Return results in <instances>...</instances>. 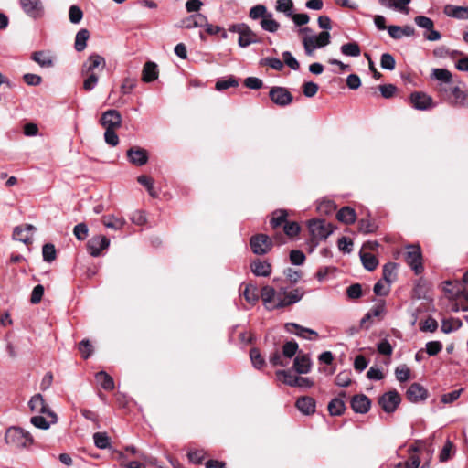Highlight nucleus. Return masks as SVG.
<instances>
[{
	"label": "nucleus",
	"instance_id": "nucleus-1",
	"mask_svg": "<svg viewBox=\"0 0 468 468\" xmlns=\"http://www.w3.org/2000/svg\"><path fill=\"white\" fill-rule=\"evenodd\" d=\"M5 442L16 448H26L34 442L32 435L20 427H10L5 435Z\"/></svg>",
	"mask_w": 468,
	"mask_h": 468
},
{
	"label": "nucleus",
	"instance_id": "nucleus-2",
	"mask_svg": "<svg viewBox=\"0 0 468 468\" xmlns=\"http://www.w3.org/2000/svg\"><path fill=\"white\" fill-rule=\"evenodd\" d=\"M28 406L32 412L40 413L51 419L52 423L58 422L57 414L50 410L48 405L45 402L41 394L34 395L28 402Z\"/></svg>",
	"mask_w": 468,
	"mask_h": 468
},
{
	"label": "nucleus",
	"instance_id": "nucleus-3",
	"mask_svg": "<svg viewBox=\"0 0 468 468\" xmlns=\"http://www.w3.org/2000/svg\"><path fill=\"white\" fill-rule=\"evenodd\" d=\"M405 261L416 274L423 271L422 254L420 246L409 245L406 247Z\"/></svg>",
	"mask_w": 468,
	"mask_h": 468
},
{
	"label": "nucleus",
	"instance_id": "nucleus-4",
	"mask_svg": "<svg viewBox=\"0 0 468 468\" xmlns=\"http://www.w3.org/2000/svg\"><path fill=\"white\" fill-rule=\"evenodd\" d=\"M308 227L313 238L315 239H325L334 231L332 224L324 219H313L309 222Z\"/></svg>",
	"mask_w": 468,
	"mask_h": 468
},
{
	"label": "nucleus",
	"instance_id": "nucleus-5",
	"mask_svg": "<svg viewBox=\"0 0 468 468\" xmlns=\"http://www.w3.org/2000/svg\"><path fill=\"white\" fill-rule=\"evenodd\" d=\"M230 30L239 34L238 43L241 48H246L259 41L257 35L246 24L234 25Z\"/></svg>",
	"mask_w": 468,
	"mask_h": 468
},
{
	"label": "nucleus",
	"instance_id": "nucleus-6",
	"mask_svg": "<svg viewBox=\"0 0 468 468\" xmlns=\"http://www.w3.org/2000/svg\"><path fill=\"white\" fill-rule=\"evenodd\" d=\"M106 67L105 58L99 54H91L81 66V74H96L95 70H103Z\"/></svg>",
	"mask_w": 468,
	"mask_h": 468
},
{
	"label": "nucleus",
	"instance_id": "nucleus-7",
	"mask_svg": "<svg viewBox=\"0 0 468 468\" xmlns=\"http://www.w3.org/2000/svg\"><path fill=\"white\" fill-rule=\"evenodd\" d=\"M250 244L253 253L258 255L266 254L272 247L271 239L265 234L252 236Z\"/></svg>",
	"mask_w": 468,
	"mask_h": 468
},
{
	"label": "nucleus",
	"instance_id": "nucleus-8",
	"mask_svg": "<svg viewBox=\"0 0 468 468\" xmlns=\"http://www.w3.org/2000/svg\"><path fill=\"white\" fill-rule=\"evenodd\" d=\"M400 401V396L396 390H391L383 394L378 399L379 405L387 413L394 412Z\"/></svg>",
	"mask_w": 468,
	"mask_h": 468
},
{
	"label": "nucleus",
	"instance_id": "nucleus-9",
	"mask_svg": "<svg viewBox=\"0 0 468 468\" xmlns=\"http://www.w3.org/2000/svg\"><path fill=\"white\" fill-rule=\"evenodd\" d=\"M122 115L117 110H108L101 114L100 123L104 129L116 130L122 126Z\"/></svg>",
	"mask_w": 468,
	"mask_h": 468
},
{
	"label": "nucleus",
	"instance_id": "nucleus-10",
	"mask_svg": "<svg viewBox=\"0 0 468 468\" xmlns=\"http://www.w3.org/2000/svg\"><path fill=\"white\" fill-rule=\"evenodd\" d=\"M270 99L279 106H287L292 101V95L283 87H272L269 92Z\"/></svg>",
	"mask_w": 468,
	"mask_h": 468
},
{
	"label": "nucleus",
	"instance_id": "nucleus-11",
	"mask_svg": "<svg viewBox=\"0 0 468 468\" xmlns=\"http://www.w3.org/2000/svg\"><path fill=\"white\" fill-rule=\"evenodd\" d=\"M24 12L30 17L39 18L44 14V8L40 0H20Z\"/></svg>",
	"mask_w": 468,
	"mask_h": 468
},
{
	"label": "nucleus",
	"instance_id": "nucleus-12",
	"mask_svg": "<svg viewBox=\"0 0 468 468\" xmlns=\"http://www.w3.org/2000/svg\"><path fill=\"white\" fill-rule=\"evenodd\" d=\"M305 291L302 287L295 288L289 292H283V300L279 301L277 307H287L300 302Z\"/></svg>",
	"mask_w": 468,
	"mask_h": 468
},
{
	"label": "nucleus",
	"instance_id": "nucleus-13",
	"mask_svg": "<svg viewBox=\"0 0 468 468\" xmlns=\"http://www.w3.org/2000/svg\"><path fill=\"white\" fill-rule=\"evenodd\" d=\"M412 106L420 111H425L433 107L432 98L423 92H414L410 95Z\"/></svg>",
	"mask_w": 468,
	"mask_h": 468
},
{
	"label": "nucleus",
	"instance_id": "nucleus-14",
	"mask_svg": "<svg viewBox=\"0 0 468 468\" xmlns=\"http://www.w3.org/2000/svg\"><path fill=\"white\" fill-rule=\"evenodd\" d=\"M127 157L133 165L141 166L147 163L148 153L144 148L133 146L127 151Z\"/></svg>",
	"mask_w": 468,
	"mask_h": 468
},
{
	"label": "nucleus",
	"instance_id": "nucleus-15",
	"mask_svg": "<svg viewBox=\"0 0 468 468\" xmlns=\"http://www.w3.org/2000/svg\"><path fill=\"white\" fill-rule=\"evenodd\" d=\"M110 240L105 236H96L91 238L88 242V250L91 256L97 257L101 251L108 248Z\"/></svg>",
	"mask_w": 468,
	"mask_h": 468
},
{
	"label": "nucleus",
	"instance_id": "nucleus-16",
	"mask_svg": "<svg viewBox=\"0 0 468 468\" xmlns=\"http://www.w3.org/2000/svg\"><path fill=\"white\" fill-rule=\"evenodd\" d=\"M34 230L35 227L30 224H27L25 226H18L14 229L13 238L16 240L21 241L25 244H28L31 242Z\"/></svg>",
	"mask_w": 468,
	"mask_h": 468
},
{
	"label": "nucleus",
	"instance_id": "nucleus-17",
	"mask_svg": "<svg viewBox=\"0 0 468 468\" xmlns=\"http://www.w3.org/2000/svg\"><path fill=\"white\" fill-rule=\"evenodd\" d=\"M205 25H207V17L200 13L189 16L180 22V27L186 29L203 27Z\"/></svg>",
	"mask_w": 468,
	"mask_h": 468
},
{
	"label": "nucleus",
	"instance_id": "nucleus-18",
	"mask_svg": "<svg viewBox=\"0 0 468 468\" xmlns=\"http://www.w3.org/2000/svg\"><path fill=\"white\" fill-rule=\"evenodd\" d=\"M370 399L364 394L356 395L351 399V407L356 413H367L370 409Z\"/></svg>",
	"mask_w": 468,
	"mask_h": 468
},
{
	"label": "nucleus",
	"instance_id": "nucleus-19",
	"mask_svg": "<svg viewBox=\"0 0 468 468\" xmlns=\"http://www.w3.org/2000/svg\"><path fill=\"white\" fill-rule=\"evenodd\" d=\"M285 328L289 333L294 334L297 336H300V337H303L305 339H310V340L313 339L312 337L307 336L306 334L314 335V337L318 336L317 332H315L314 330L303 327L295 323H287L285 324Z\"/></svg>",
	"mask_w": 468,
	"mask_h": 468
},
{
	"label": "nucleus",
	"instance_id": "nucleus-20",
	"mask_svg": "<svg viewBox=\"0 0 468 468\" xmlns=\"http://www.w3.org/2000/svg\"><path fill=\"white\" fill-rule=\"evenodd\" d=\"M407 398L411 402L424 400L427 398V390L418 383H413L407 390Z\"/></svg>",
	"mask_w": 468,
	"mask_h": 468
},
{
	"label": "nucleus",
	"instance_id": "nucleus-21",
	"mask_svg": "<svg viewBox=\"0 0 468 468\" xmlns=\"http://www.w3.org/2000/svg\"><path fill=\"white\" fill-rule=\"evenodd\" d=\"M312 367V361L308 355L298 354L293 361V368L298 374H307Z\"/></svg>",
	"mask_w": 468,
	"mask_h": 468
},
{
	"label": "nucleus",
	"instance_id": "nucleus-22",
	"mask_svg": "<svg viewBox=\"0 0 468 468\" xmlns=\"http://www.w3.org/2000/svg\"><path fill=\"white\" fill-rule=\"evenodd\" d=\"M295 406L304 415H311L315 411V400L308 396L299 398Z\"/></svg>",
	"mask_w": 468,
	"mask_h": 468
},
{
	"label": "nucleus",
	"instance_id": "nucleus-23",
	"mask_svg": "<svg viewBox=\"0 0 468 468\" xmlns=\"http://www.w3.org/2000/svg\"><path fill=\"white\" fill-rule=\"evenodd\" d=\"M411 0H378V3L387 8L395 9L401 13L408 14L410 9L408 5L410 4Z\"/></svg>",
	"mask_w": 468,
	"mask_h": 468
},
{
	"label": "nucleus",
	"instance_id": "nucleus-24",
	"mask_svg": "<svg viewBox=\"0 0 468 468\" xmlns=\"http://www.w3.org/2000/svg\"><path fill=\"white\" fill-rule=\"evenodd\" d=\"M447 16L454 17L457 19H468V6H456L453 5H447L443 10Z\"/></svg>",
	"mask_w": 468,
	"mask_h": 468
},
{
	"label": "nucleus",
	"instance_id": "nucleus-25",
	"mask_svg": "<svg viewBox=\"0 0 468 468\" xmlns=\"http://www.w3.org/2000/svg\"><path fill=\"white\" fill-rule=\"evenodd\" d=\"M250 268L256 276L268 277L271 272V265L266 261L256 260L251 263Z\"/></svg>",
	"mask_w": 468,
	"mask_h": 468
},
{
	"label": "nucleus",
	"instance_id": "nucleus-26",
	"mask_svg": "<svg viewBox=\"0 0 468 468\" xmlns=\"http://www.w3.org/2000/svg\"><path fill=\"white\" fill-rule=\"evenodd\" d=\"M158 77L157 65L154 62H146L143 69L142 80L144 82H151Z\"/></svg>",
	"mask_w": 468,
	"mask_h": 468
},
{
	"label": "nucleus",
	"instance_id": "nucleus-27",
	"mask_svg": "<svg viewBox=\"0 0 468 468\" xmlns=\"http://www.w3.org/2000/svg\"><path fill=\"white\" fill-rule=\"evenodd\" d=\"M336 218L345 224H352L356 219V214L353 208L344 207L337 212Z\"/></svg>",
	"mask_w": 468,
	"mask_h": 468
},
{
	"label": "nucleus",
	"instance_id": "nucleus-28",
	"mask_svg": "<svg viewBox=\"0 0 468 468\" xmlns=\"http://www.w3.org/2000/svg\"><path fill=\"white\" fill-rule=\"evenodd\" d=\"M90 37V32L86 28L79 30L75 37V49L79 52L84 50L87 47V41Z\"/></svg>",
	"mask_w": 468,
	"mask_h": 468
},
{
	"label": "nucleus",
	"instance_id": "nucleus-29",
	"mask_svg": "<svg viewBox=\"0 0 468 468\" xmlns=\"http://www.w3.org/2000/svg\"><path fill=\"white\" fill-rule=\"evenodd\" d=\"M260 24L263 30L271 33H274L280 28V24L273 18V15L270 12L264 19L261 20Z\"/></svg>",
	"mask_w": 468,
	"mask_h": 468
},
{
	"label": "nucleus",
	"instance_id": "nucleus-30",
	"mask_svg": "<svg viewBox=\"0 0 468 468\" xmlns=\"http://www.w3.org/2000/svg\"><path fill=\"white\" fill-rule=\"evenodd\" d=\"M96 380L105 390H112L114 388L113 378L105 371H100L95 375Z\"/></svg>",
	"mask_w": 468,
	"mask_h": 468
},
{
	"label": "nucleus",
	"instance_id": "nucleus-31",
	"mask_svg": "<svg viewBox=\"0 0 468 468\" xmlns=\"http://www.w3.org/2000/svg\"><path fill=\"white\" fill-rule=\"evenodd\" d=\"M397 267L398 265L394 262H388L383 267V280L390 285L397 277Z\"/></svg>",
	"mask_w": 468,
	"mask_h": 468
},
{
	"label": "nucleus",
	"instance_id": "nucleus-32",
	"mask_svg": "<svg viewBox=\"0 0 468 468\" xmlns=\"http://www.w3.org/2000/svg\"><path fill=\"white\" fill-rule=\"evenodd\" d=\"M277 295L276 290L269 285L263 286L261 292V297L262 299V302L264 305L271 306L272 303L275 301V297Z\"/></svg>",
	"mask_w": 468,
	"mask_h": 468
},
{
	"label": "nucleus",
	"instance_id": "nucleus-33",
	"mask_svg": "<svg viewBox=\"0 0 468 468\" xmlns=\"http://www.w3.org/2000/svg\"><path fill=\"white\" fill-rule=\"evenodd\" d=\"M307 39H311L313 44L318 48L327 46L330 43V34L323 31L317 36H305Z\"/></svg>",
	"mask_w": 468,
	"mask_h": 468
},
{
	"label": "nucleus",
	"instance_id": "nucleus-34",
	"mask_svg": "<svg viewBox=\"0 0 468 468\" xmlns=\"http://www.w3.org/2000/svg\"><path fill=\"white\" fill-rule=\"evenodd\" d=\"M452 94L454 97L453 104L458 106H468V93L463 91L459 87L452 89Z\"/></svg>",
	"mask_w": 468,
	"mask_h": 468
},
{
	"label": "nucleus",
	"instance_id": "nucleus-35",
	"mask_svg": "<svg viewBox=\"0 0 468 468\" xmlns=\"http://www.w3.org/2000/svg\"><path fill=\"white\" fill-rule=\"evenodd\" d=\"M346 410V406L341 398L333 399L328 404V411L333 416L341 415Z\"/></svg>",
	"mask_w": 468,
	"mask_h": 468
},
{
	"label": "nucleus",
	"instance_id": "nucleus-36",
	"mask_svg": "<svg viewBox=\"0 0 468 468\" xmlns=\"http://www.w3.org/2000/svg\"><path fill=\"white\" fill-rule=\"evenodd\" d=\"M360 258H361L363 266L365 267V269H367L368 271H374L378 264V259L374 255H372L368 252H364L363 250H361Z\"/></svg>",
	"mask_w": 468,
	"mask_h": 468
},
{
	"label": "nucleus",
	"instance_id": "nucleus-37",
	"mask_svg": "<svg viewBox=\"0 0 468 468\" xmlns=\"http://www.w3.org/2000/svg\"><path fill=\"white\" fill-rule=\"evenodd\" d=\"M275 9L291 17L292 16L293 2L292 0H277Z\"/></svg>",
	"mask_w": 468,
	"mask_h": 468
},
{
	"label": "nucleus",
	"instance_id": "nucleus-38",
	"mask_svg": "<svg viewBox=\"0 0 468 468\" xmlns=\"http://www.w3.org/2000/svg\"><path fill=\"white\" fill-rule=\"evenodd\" d=\"M341 52L350 57H358L361 54L360 47L356 42H349L342 45Z\"/></svg>",
	"mask_w": 468,
	"mask_h": 468
},
{
	"label": "nucleus",
	"instance_id": "nucleus-39",
	"mask_svg": "<svg viewBox=\"0 0 468 468\" xmlns=\"http://www.w3.org/2000/svg\"><path fill=\"white\" fill-rule=\"evenodd\" d=\"M269 14L267 7L264 5H256L250 9L249 16L253 20L264 19Z\"/></svg>",
	"mask_w": 468,
	"mask_h": 468
},
{
	"label": "nucleus",
	"instance_id": "nucleus-40",
	"mask_svg": "<svg viewBox=\"0 0 468 468\" xmlns=\"http://www.w3.org/2000/svg\"><path fill=\"white\" fill-rule=\"evenodd\" d=\"M102 222L106 228L112 229H121L125 224L124 219L115 218L114 216L103 217Z\"/></svg>",
	"mask_w": 468,
	"mask_h": 468
},
{
	"label": "nucleus",
	"instance_id": "nucleus-41",
	"mask_svg": "<svg viewBox=\"0 0 468 468\" xmlns=\"http://www.w3.org/2000/svg\"><path fill=\"white\" fill-rule=\"evenodd\" d=\"M243 295L246 301L250 304H255L259 300L257 287L251 284L246 285Z\"/></svg>",
	"mask_w": 468,
	"mask_h": 468
},
{
	"label": "nucleus",
	"instance_id": "nucleus-42",
	"mask_svg": "<svg viewBox=\"0 0 468 468\" xmlns=\"http://www.w3.org/2000/svg\"><path fill=\"white\" fill-rule=\"evenodd\" d=\"M431 77L444 83H450L452 79V73L446 69H434Z\"/></svg>",
	"mask_w": 468,
	"mask_h": 468
},
{
	"label": "nucleus",
	"instance_id": "nucleus-43",
	"mask_svg": "<svg viewBox=\"0 0 468 468\" xmlns=\"http://www.w3.org/2000/svg\"><path fill=\"white\" fill-rule=\"evenodd\" d=\"M385 313V306L383 303L374 306L362 319L361 326H363L372 317H379Z\"/></svg>",
	"mask_w": 468,
	"mask_h": 468
},
{
	"label": "nucleus",
	"instance_id": "nucleus-44",
	"mask_svg": "<svg viewBox=\"0 0 468 468\" xmlns=\"http://www.w3.org/2000/svg\"><path fill=\"white\" fill-rule=\"evenodd\" d=\"M94 444L99 449H107L110 446V438L106 432L93 434Z\"/></svg>",
	"mask_w": 468,
	"mask_h": 468
},
{
	"label": "nucleus",
	"instance_id": "nucleus-45",
	"mask_svg": "<svg viewBox=\"0 0 468 468\" xmlns=\"http://www.w3.org/2000/svg\"><path fill=\"white\" fill-rule=\"evenodd\" d=\"M30 422L36 427V428H38V429H42V430H48L51 424H53L51 422V419L48 418L47 417H44V416H33L31 419H30Z\"/></svg>",
	"mask_w": 468,
	"mask_h": 468
},
{
	"label": "nucleus",
	"instance_id": "nucleus-46",
	"mask_svg": "<svg viewBox=\"0 0 468 468\" xmlns=\"http://www.w3.org/2000/svg\"><path fill=\"white\" fill-rule=\"evenodd\" d=\"M287 212L285 210H277L273 213L271 219V225L273 229L280 227L286 222Z\"/></svg>",
	"mask_w": 468,
	"mask_h": 468
},
{
	"label": "nucleus",
	"instance_id": "nucleus-47",
	"mask_svg": "<svg viewBox=\"0 0 468 468\" xmlns=\"http://www.w3.org/2000/svg\"><path fill=\"white\" fill-rule=\"evenodd\" d=\"M250 356L251 363L255 368L260 369L265 365V360L261 356L259 349L252 348L250 352Z\"/></svg>",
	"mask_w": 468,
	"mask_h": 468
},
{
	"label": "nucleus",
	"instance_id": "nucleus-48",
	"mask_svg": "<svg viewBox=\"0 0 468 468\" xmlns=\"http://www.w3.org/2000/svg\"><path fill=\"white\" fill-rule=\"evenodd\" d=\"M277 375L280 378V379H282V382H284L285 384H287L291 387L296 386V380H297L298 376H295V375L292 374L290 371H286V370L278 371Z\"/></svg>",
	"mask_w": 468,
	"mask_h": 468
},
{
	"label": "nucleus",
	"instance_id": "nucleus-49",
	"mask_svg": "<svg viewBox=\"0 0 468 468\" xmlns=\"http://www.w3.org/2000/svg\"><path fill=\"white\" fill-rule=\"evenodd\" d=\"M260 64L261 66H269L275 70H282L283 69V63L277 58H264L261 59Z\"/></svg>",
	"mask_w": 468,
	"mask_h": 468
},
{
	"label": "nucleus",
	"instance_id": "nucleus-50",
	"mask_svg": "<svg viewBox=\"0 0 468 468\" xmlns=\"http://www.w3.org/2000/svg\"><path fill=\"white\" fill-rule=\"evenodd\" d=\"M380 66L384 69L393 70L396 66L394 57L389 53H384L380 58Z\"/></svg>",
	"mask_w": 468,
	"mask_h": 468
},
{
	"label": "nucleus",
	"instance_id": "nucleus-51",
	"mask_svg": "<svg viewBox=\"0 0 468 468\" xmlns=\"http://www.w3.org/2000/svg\"><path fill=\"white\" fill-rule=\"evenodd\" d=\"M137 181H138L139 184H141L142 186L146 187L148 193L152 197H155L156 196V193L154 190V180L151 177H149L147 176H144V175H142V176H139L137 177Z\"/></svg>",
	"mask_w": 468,
	"mask_h": 468
},
{
	"label": "nucleus",
	"instance_id": "nucleus-52",
	"mask_svg": "<svg viewBox=\"0 0 468 468\" xmlns=\"http://www.w3.org/2000/svg\"><path fill=\"white\" fill-rule=\"evenodd\" d=\"M395 375L399 382H405L410 377V370L406 365H400L396 367Z\"/></svg>",
	"mask_w": 468,
	"mask_h": 468
},
{
	"label": "nucleus",
	"instance_id": "nucleus-53",
	"mask_svg": "<svg viewBox=\"0 0 468 468\" xmlns=\"http://www.w3.org/2000/svg\"><path fill=\"white\" fill-rule=\"evenodd\" d=\"M83 17L81 9L77 5H71L69 10V18L72 24H79Z\"/></svg>",
	"mask_w": 468,
	"mask_h": 468
},
{
	"label": "nucleus",
	"instance_id": "nucleus-54",
	"mask_svg": "<svg viewBox=\"0 0 468 468\" xmlns=\"http://www.w3.org/2000/svg\"><path fill=\"white\" fill-rule=\"evenodd\" d=\"M44 261L50 262L56 259V249L53 244L47 243L42 248Z\"/></svg>",
	"mask_w": 468,
	"mask_h": 468
},
{
	"label": "nucleus",
	"instance_id": "nucleus-55",
	"mask_svg": "<svg viewBox=\"0 0 468 468\" xmlns=\"http://www.w3.org/2000/svg\"><path fill=\"white\" fill-rule=\"evenodd\" d=\"M336 209L335 204L331 200L321 201L317 206V210L322 214H331Z\"/></svg>",
	"mask_w": 468,
	"mask_h": 468
},
{
	"label": "nucleus",
	"instance_id": "nucleus-56",
	"mask_svg": "<svg viewBox=\"0 0 468 468\" xmlns=\"http://www.w3.org/2000/svg\"><path fill=\"white\" fill-rule=\"evenodd\" d=\"M83 76H87L83 81V89L86 91L92 90L99 81L97 74H84Z\"/></svg>",
	"mask_w": 468,
	"mask_h": 468
},
{
	"label": "nucleus",
	"instance_id": "nucleus-57",
	"mask_svg": "<svg viewBox=\"0 0 468 468\" xmlns=\"http://www.w3.org/2000/svg\"><path fill=\"white\" fill-rule=\"evenodd\" d=\"M283 273L286 276L287 280L292 283L298 282L303 275L301 271L295 270L293 268L285 269Z\"/></svg>",
	"mask_w": 468,
	"mask_h": 468
},
{
	"label": "nucleus",
	"instance_id": "nucleus-58",
	"mask_svg": "<svg viewBox=\"0 0 468 468\" xmlns=\"http://www.w3.org/2000/svg\"><path fill=\"white\" fill-rule=\"evenodd\" d=\"M282 58L284 63L293 70H297L300 68V64L297 59L292 55L290 51H284L282 53Z\"/></svg>",
	"mask_w": 468,
	"mask_h": 468
},
{
	"label": "nucleus",
	"instance_id": "nucleus-59",
	"mask_svg": "<svg viewBox=\"0 0 468 468\" xmlns=\"http://www.w3.org/2000/svg\"><path fill=\"white\" fill-rule=\"evenodd\" d=\"M298 350V344L295 341H288L283 345L282 353L286 357H292Z\"/></svg>",
	"mask_w": 468,
	"mask_h": 468
},
{
	"label": "nucleus",
	"instance_id": "nucleus-60",
	"mask_svg": "<svg viewBox=\"0 0 468 468\" xmlns=\"http://www.w3.org/2000/svg\"><path fill=\"white\" fill-rule=\"evenodd\" d=\"M79 350L84 359H87L93 353V347L89 340H82L79 344Z\"/></svg>",
	"mask_w": 468,
	"mask_h": 468
},
{
	"label": "nucleus",
	"instance_id": "nucleus-61",
	"mask_svg": "<svg viewBox=\"0 0 468 468\" xmlns=\"http://www.w3.org/2000/svg\"><path fill=\"white\" fill-rule=\"evenodd\" d=\"M74 236L79 240H84L88 237V227L85 223H79L74 227Z\"/></svg>",
	"mask_w": 468,
	"mask_h": 468
},
{
	"label": "nucleus",
	"instance_id": "nucleus-62",
	"mask_svg": "<svg viewBox=\"0 0 468 468\" xmlns=\"http://www.w3.org/2000/svg\"><path fill=\"white\" fill-rule=\"evenodd\" d=\"M437 328L438 323L432 317H429L424 322L420 324V329L424 332H434L437 330Z\"/></svg>",
	"mask_w": 468,
	"mask_h": 468
},
{
	"label": "nucleus",
	"instance_id": "nucleus-63",
	"mask_svg": "<svg viewBox=\"0 0 468 468\" xmlns=\"http://www.w3.org/2000/svg\"><path fill=\"white\" fill-rule=\"evenodd\" d=\"M335 383L339 387H347L351 383L350 373L346 371L340 372L336 375Z\"/></svg>",
	"mask_w": 468,
	"mask_h": 468
},
{
	"label": "nucleus",
	"instance_id": "nucleus-64",
	"mask_svg": "<svg viewBox=\"0 0 468 468\" xmlns=\"http://www.w3.org/2000/svg\"><path fill=\"white\" fill-rule=\"evenodd\" d=\"M318 89H319L318 85L313 81L305 82L303 85V94H304V96H306L308 98L314 97L317 93Z\"/></svg>",
	"mask_w": 468,
	"mask_h": 468
}]
</instances>
